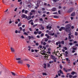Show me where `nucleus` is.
<instances>
[{
	"mask_svg": "<svg viewBox=\"0 0 78 78\" xmlns=\"http://www.w3.org/2000/svg\"><path fill=\"white\" fill-rule=\"evenodd\" d=\"M39 20H40V21H43V19H42V18H40Z\"/></svg>",
	"mask_w": 78,
	"mask_h": 78,
	"instance_id": "603ef678",
	"label": "nucleus"
},
{
	"mask_svg": "<svg viewBox=\"0 0 78 78\" xmlns=\"http://www.w3.org/2000/svg\"><path fill=\"white\" fill-rule=\"evenodd\" d=\"M47 6L48 7H51V5H50L49 4H48L47 5Z\"/></svg>",
	"mask_w": 78,
	"mask_h": 78,
	"instance_id": "cd10ccee",
	"label": "nucleus"
},
{
	"mask_svg": "<svg viewBox=\"0 0 78 78\" xmlns=\"http://www.w3.org/2000/svg\"><path fill=\"white\" fill-rule=\"evenodd\" d=\"M42 36H44V34H41V37H42Z\"/></svg>",
	"mask_w": 78,
	"mask_h": 78,
	"instance_id": "338daca9",
	"label": "nucleus"
},
{
	"mask_svg": "<svg viewBox=\"0 0 78 78\" xmlns=\"http://www.w3.org/2000/svg\"><path fill=\"white\" fill-rule=\"evenodd\" d=\"M11 73H12V75L13 76H15L16 75V74H15L13 72H11Z\"/></svg>",
	"mask_w": 78,
	"mask_h": 78,
	"instance_id": "4468645a",
	"label": "nucleus"
},
{
	"mask_svg": "<svg viewBox=\"0 0 78 78\" xmlns=\"http://www.w3.org/2000/svg\"><path fill=\"white\" fill-rule=\"evenodd\" d=\"M34 57H36V58H38L39 57V55H34Z\"/></svg>",
	"mask_w": 78,
	"mask_h": 78,
	"instance_id": "a19ab883",
	"label": "nucleus"
},
{
	"mask_svg": "<svg viewBox=\"0 0 78 78\" xmlns=\"http://www.w3.org/2000/svg\"><path fill=\"white\" fill-rule=\"evenodd\" d=\"M75 36H77L78 35V33L77 32H75Z\"/></svg>",
	"mask_w": 78,
	"mask_h": 78,
	"instance_id": "4c0bfd02",
	"label": "nucleus"
},
{
	"mask_svg": "<svg viewBox=\"0 0 78 78\" xmlns=\"http://www.w3.org/2000/svg\"><path fill=\"white\" fill-rule=\"evenodd\" d=\"M43 48L44 49V50H45V49H46V48L45 47V46H43Z\"/></svg>",
	"mask_w": 78,
	"mask_h": 78,
	"instance_id": "8fccbe9b",
	"label": "nucleus"
},
{
	"mask_svg": "<svg viewBox=\"0 0 78 78\" xmlns=\"http://www.w3.org/2000/svg\"><path fill=\"white\" fill-rule=\"evenodd\" d=\"M58 17H59V16H54V18H58Z\"/></svg>",
	"mask_w": 78,
	"mask_h": 78,
	"instance_id": "b1692460",
	"label": "nucleus"
},
{
	"mask_svg": "<svg viewBox=\"0 0 78 78\" xmlns=\"http://www.w3.org/2000/svg\"><path fill=\"white\" fill-rule=\"evenodd\" d=\"M63 70L64 71H65V72H67V70L65 68H63Z\"/></svg>",
	"mask_w": 78,
	"mask_h": 78,
	"instance_id": "2eb2a0df",
	"label": "nucleus"
},
{
	"mask_svg": "<svg viewBox=\"0 0 78 78\" xmlns=\"http://www.w3.org/2000/svg\"><path fill=\"white\" fill-rule=\"evenodd\" d=\"M56 34H58V35H59V34H60V33L58 32H57L56 33Z\"/></svg>",
	"mask_w": 78,
	"mask_h": 78,
	"instance_id": "37998d69",
	"label": "nucleus"
},
{
	"mask_svg": "<svg viewBox=\"0 0 78 78\" xmlns=\"http://www.w3.org/2000/svg\"><path fill=\"white\" fill-rule=\"evenodd\" d=\"M16 60H17V61H20V60H21V58H16Z\"/></svg>",
	"mask_w": 78,
	"mask_h": 78,
	"instance_id": "dca6fc26",
	"label": "nucleus"
},
{
	"mask_svg": "<svg viewBox=\"0 0 78 78\" xmlns=\"http://www.w3.org/2000/svg\"><path fill=\"white\" fill-rule=\"evenodd\" d=\"M68 72H70L72 71V69H69L67 70Z\"/></svg>",
	"mask_w": 78,
	"mask_h": 78,
	"instance_id": "c756f323",
	"label": "nucleus"
},
{
	"mask_svg": "<svg viewBox=\"0 0 78 78\" xmlns=\"http://www.w3.org/2000/svg\"><path fill=\"white\" fill-rule=\"evenodd\" d=\"M47 66V65H46V64L45 63L44 64V69H45L46 68V67Z\"/></svg>",
	"mask_w": 78,
	"mask_h": 78,
	"instance_id": "6ab92c4d",
	"label": "nucleus"
},
{
	"mask_svg": "<svg viewBox=\"0 0 78 78\" xmlns=\"http://www.w3.org/2000/svg\"><path fill=\"white\" fill-rule=\"evenodd\" d=\"M31 52H34V50L33 49H32L31 50Z\"/></svg>",
	"mask_w": 78,
	"mask_h": 78,
	"instance_id": "0e129e2a",
	"label": "nucleus"
},
{
	"mask_svg": "<svg viewBox=\"0 0 78 78\" xmlns=\"http://www.w3.org/2000/svg\"><path fill=\"white\" fill-rule=\"evenodd\" d=\"M67 39H68V38H67V37H66L65 38V39L64 40L67 41Z\"/></svg>",
	"mask_w": 78,
	"mask_h": 78,
	"instance_id": "3c124183",
	"label": "nucleus"
},
{
	"mask_svg": "<svg viewBox=\"0 0 78 78\" xmlns=\"http://www.w3.org/2000/svg\"><path fill=\"white\" fill-rule=\"evenodd\" d=\"M66 59L67 61H70V60H69L68 58H66Z\"/></svg>",
	"mask_w": 78,
	"mask_h": 78,
	"instance_id": "c03bdc74",
	"label": "nucleus"
},
{
	"mask_svg": "<svg viewBox=\"0 0 78 78\" xmlns=\"http://www.w3.org/2000/svg\"><path fill=\"white\" fill-rule=\"evenodd\" d=\"M37 20H38L37 19H36L35 21H34V22H37Z\"/></svg>",
	"mask_w": 78,
	"mask_h": 78,
	"instance_id": "6e6d98bb",
	"label": "nucleus"
},
{
	"mask_svg": "<svg viewBox=\"0 0 78 78\" xmlns=\"http://www.w3.org/2000/svg\"><path fill=\"white\" fill-rule=\"evenodd\" d=\"M41 33L42 32H41V31H40L38 33L39 34H41Z\"/></svg>",
	"mask_w": 78,
	"mask_h": 78,
	"instance_id": "680f3d73",
	"label": "nucleus"
},
{
	"mask_svg": "<svg viewBox=\"0 0 78 78\" xmlns=\"http://www.w3.org/2000/svg\"><path fill=\"white\" fill-rule=\"evenodd\" d=\"M36 45L37 46H38V45H39V43H36Z\"/></svg>",
	"mask_w": 78,
	"mask_h": 78,
	"instance_id": "79ce46f5",
	"label": "nucleus"
},
{
	"mask_svg": "<svg viewBox=\"0 0 78 78\" xmlns=\"http://www.w3.org/2000/svg\"><path fill=\"white\" fill-rule=\"evenodd\" d=\"M69 78H72V76H73L71 75H70L69 76Z\"/></svg>",
	"mask_w": 78,
	"mask_h": 78,
	"instance_id": "58836bf2",
	"label": "nucleus"
},
{
	"mask_svg": "<svg viewBox=\"0 0 78 78\" xmlns=\"http://www.w3.org/2000/svg\"><path fill=\"white\" fill-rule=\"evenodd\" d=\"M66 29H71L70 28L71 26L69 24H68L66 26Z\"/></svg>",
	"mask_w": 78,
	"mask_h": 78,
	"instance_id": "39448f33",
	"label": "nucleus"
},
{
	"mask_svg": "<svg viewBox=\"0 0 78 78\" xmlns=\"http://www.w3.org/2000/svg\"><path fill=\"white\" fill-rule=\"evenodd\" d=\"M54 62L53 61H51L49 62V64H52V63H53Z\"/></svg>",
	"mask_w": 78,
	"mask_h": 78,
	"instance_id": "c85d7f7f",
	"label": "nucleus"
},
{
	"mask_svg": "<svg viewBox=\"0 0 78 78\" xmlns=\"http://www.w3.org/2000/svg\"><path fill=\"white\" fill-rule=\"evenodd\" d=\"M10 49L11 51H12V52H14V51H15V50H14V49L13 48H11Z\"/></svg>",
	"mask_w": 78,
	"mask_h": 78,
	"instance_id": "f8f14e48",
	"label": "nucleus"
},
{
	"mask_svg": "<svg viewBox=\"0 0 78 78\" xmlns=\"http://www.w3.org/2000/svg\"><path fill=\"white\" fill-rule=\"evenodd\" d=\"M25 11V10L24 9L22 10V12H23H23H24Z\"/></svg>",
	"mask_w": 78,
	"mask_h": 78,
	"instance_id": "4d7b16f0",
	"label": "nucleus"
},
{
	"mask_svg": "<svg viewBox=\"0 0 78 78\" xmlns=\"http://www.w3.org/2000/svg\"><path fill=\"white\" fill-rule=\"evenodd\" d=\"M74 9L73 8H70L68 11V12H69V13H70V12H72L73 11V10Z\"/></svg>",
	"mask_w": 78,
	"mask_h": 78,
	"instance_id": "7ed1b4c3",
	"label": "nucleus"
},
{
	"mask_svg": "<svg viewBox=\"0 0 78 78\" xmlns=\"http://www.w3.org/2000/svg\"><path fill=\"white\" fill-rule=\"evenodd\" d=\"M30 16H32L33 15V13H32V12H30Z\"/></svg>",
	"mask_w": 78,
	"mask_h": 78,
	"instance_id": "de8ad7c7",
	"label": "nucleus"
},
{
	"mask_svg": "<svg viewBox=\"0 0 78 78\" xmlns=\"http://www.w3.org/2000/svg\"><path fill=\"white\" fill-rule=\"evenodd\" d=\"M75 72L73 71L71 73V75H74V74H75Z\"/></svg>",
	"mask_w": 78,
	"mask_h": 78,
	"instance_id": "aec40b11",
	"label": "nucleus"
},
{
	"mask_svg": "<svg viewBox=\"0 0 78 78\" xmlns=\"http://www.w3.org/2000/svg\"><path fill=\"white\" fill-rule=\"evenodd\" d=\"M27 66L28 68H30V64H27Z\"/></svg>",
	"mask_w": 78,
	"mask_h": 78,
	"instance_id": "2f4dec72",
	"label": "nucleus"
},
{
	"mask_svg": "<svg viewBox=\"0 0 78 78\" xmlns=\"http://www.w3.org/2000/svg\"><path fill=\"white\" fill-rule=\"evenodd\" d=\"M48 66L49 67H50V64L48 63Z\"/></svg>",
	"mask_w": 78,
	"mask_h": 78,
	"instance_id": "bf43d9fd",
	"label": "nucleus"
},
{
	"mask_svg": "<svg viewBox=\"0 0 78 78\" xmlns=\"http://www.w3.org/2000/svg\"><path fill=\"white\" fill-rule=\"evenodd\" d=\"M71 28L72 29H73L74 28V27H73V26H72L71 27Z\"/></svg>",
	"mask_w": 78,
	"mask_h": 78,
	"instance_id": "774afa93",
	"label": "nucleus"
},
{
	"mask_svg": "<svg viewBox=\"0 0 78 78\" xmlns=\"http://www.w3.org/2000/svg\"><path fill=\"white\" fill-rule=\"evenodd\" d=\"M69 44L70 45H73V44L72 42L69 43Z\"/></svg>",
	"mask_w": 78,
	"mask_h": 78,
	"instance_id": "ea45409f",
	"label": "nucleus"
},
{
	"mask_svg": "<svg viewBox=\"0 0 78 78\" xmlns=\"http://www.w3.org/2000/svg\"><path fill=\"white\" fill-rule=\"evenodd\" d=\"M22 25V23H20L19 24H18V27H20V26H21Z\"/></svg>",
	"mask_w": 78,
	"mask_h": 78,
	"instance_id": "412c9836",
	"label": "nucleus"
},
{
	"mask_svg": "<svg viewBox=\"0 0 78 78\" xmlns=\"http://www.w3.org/2000/svg\"><path fill=\"white\" fill-rule=\"evenodd\" d=\"M43 45H46V43H45V42H44L43 43Z\"/></svg>",
	"mask_w": 78,
	"mask_h": 78,
	"instance_id": "09e8293b",
	"label": "nucleus"
},
{
	"mask_svg": "<svg viewBox=\"0 0 78 78\" xmlns=\"http://www.w3.org/2000/svg\"><path fill=\"white\" fill-rule=\"evenodd\" d=\"M52 11H55L56 10V8L54 7L51 9Z\"/></svg>",
	"mask_w": 78,
	"mask_h": 78,
	"instance_id": "6e6552de",
	"label": "nucleus"
},
{
	"mask_svg": "<svg viewBox=\"0 0 78 78\" xmlns=\"http://www.w3.org/2000/svg\"><path fill=\"white\" fill-rule=\"evenodd\" d=\"M36 26H37V24H36L33 26V27H35Z\"/></svg>",
	"mask_w": 78,
	"mask_h": 78,
	"instance_id": "5fc2aeb1",
	"label": "nucleus"
},
{
	"mask_svg": "<svg viewBox=\"0 0 78 78\" xmlns=\"http://www.w3.org/2000/svg\"><path fill=\"white\" fill-rule=\"evenodd\" d=\"M18 63L19 64H23V60H20L18 61Z\"/></svg>",
	"mask_w": 78,
	"mask_h": 78,
	"instance_id": "0eeeda50",
	"label": "nucleus"
},
{
	"mask_svg": "<svg viewBox=\"0 0 78 78\" xmlns=\"http://www.w3.org/2000/svg\"><path fill=\"white\" fill-rule=\"evenodd\" d=\"M2 2L3 3H5V0H2Z\"/></svg>",
	"mask_w": 78,
	"mask_h": 78,
	"instance_id": "e2e57ef3",
	"label": "nucleus"
},
{
	"mask_svg": "<svg viewBox=\"0 0 78 78\" xmlns=\"http://www.w3.org/2000/svg\"><path fill=\"white\" fill-rule=\"evenodd\" d=\"M17 8H16L15 9L14 11H17Z\"/></svg>",
	"mask_w": 78,
	"mask_h": 78,
	"instance_id": "69168bd1",
	"label": "nucleus"
},
{
	"mask_svg": "<svg viewBox=\"0 0 78 78\" xmlns=\"http://www.w3.org/2000/svg\"><path fill=\"white\" fill-rule=\"evenodd\" d=\"M51 58L52 59H56V58H55V57L53 55H51Z\"/></svg>",
	"mask_w": 78,
	"mask_h": 78,
	"instance_id": "1a4fd4ad",
	"label": "nucleus"
},
{
	"mask_svg": "<svg viewBox=\"0 0 78 78\" xmlns=\"http://www.w3.org/2000/svg\"><path fill=\"white\" fill-rule=\"evenodd\" d=\"M42 74L43 75H45L46 76L47 75V73H43Z\"/></svg>",
	"mask_w": 78,
	"mask_h": 78,
	"instance_id": "a211bd4d",
	"label": "nucleus"
},
{
	"mask_svg": "<svg viewBox=\"0 0 78 78\" xmlns=\"http://www.w3.org/2000/svg\"><path fill=\"white\" fill-rule=\"evenodd\" d=\"M59 66H60V69H62V65H61V64H60L59 65Z\"/></svg>",
	"mask_w": 78,
	"mask_h": 78,
	"instance_id": "7c9ffc66",
	"label": "nucleus"
},
{
	"mask_svg": "<svg viewBox=\"0 0 78 78\" xmlns=\"http://www.w3.org/2000/svg\"><path fill=\"white\" fill-rule=\"evenodd\" d=\"M28 11H27V10H26V11H25V12H24V13H25V14H27V13H28Z\"/></svg>",
	"mask_w": 78,
	"mask_h": 78,
	"instance_id": "72a5a7b5",
	"label": "nucleus"
},
{
	"mask_svg": "<svg viewBox=\"0 0 78 78\" xmlns=\"http://www.w3.org/2000/svg\"><path fill=\"white\" fill-rule=\"evenodd\" d=\"M76 77H77V76L75 75V76H73V78H76Z\"/></svg>",
	"mask_w": 78,
	"mask_h": 78,
	"instance_id": "f704fd0d",
	"label": "nucleus"
},
{
	"mask_svg": "<svg viewBox=\"0 0 78 78\" xmlns=\"http://www.w3.org/2000/svg\"><path fill=\"white\" fill-rule=\"evenodd\" d=\"M41 54L42 55H45V51L44 50H42L41 52Z\"/></svg>",
	"mask_w": 78,
	"mask_h": 78,
	"instance_id": "f03ea898",
	"label": "nucleus"
},
{
	"mask_svg": "<svg viewBox=\"0 0 78 78\" xmlns=\"http://www.w3.org/2000/svg\"><path fill=\"white\" fill-rule=\"evenodd\" d=\"M28 38H29V40H30V39H34L35 38L33 36H28Z\"/></svg>",
	"mask_w": 78,
	"mask_h": 78,
	"instance_id": "423d86ee",
	"label": "nucleus"
},
{
	"mask_svg": "<svg viewBox=\"0 0 78 78\" xmlns=\"http://www.w3.org/2000/svg\"><path fill=\"white\" fill-rule=\"evenodd\" d=\"M74 44H76L77 43V42L76 41H75L73 42Z\"/></svg>",
	"mask_w": 78,
	"mask_h": 78,
	"instance_id": "864d4df0",
	"label": "nucleus"
},
{
	"mask_svg": "<svg viewBox=\"0 0 78 78\" xmlns=\"http://www.w3.org/2000/svg\"><path fill=\"white\" fill-rule=\"evenodd\" d=\"M42 11H45V8H42Z\"/></svg>",
	"mask_w": 78,
	"mask_h": 78,
	"instance_id": "052dcab7",
	"label": "nucleus"
},
{
	"mask_svg": "<svg viewBox=\"0 0 78 78\" xmlns=\"http://www.w3.org/2000/svg\"><path fill=\"white\" fill-rule=\"evenodd\" d=\"M42 25H41V28H42V29L41 28H40V29L41 30H44V29H45V28H44V26H42Z\"/></svg>",
	"mask_w": 78,
	"mask_h": 78,
	"instance_id": "9d476101",
	"label": "nucleus"
},
{
	"mask_svg": "<svg viewBox=\"0 0 78 78\" xmlns=\"http://www.w3.org/2000/svg\"><path fill=\"white\" fill-rule=\"evenodd\" d=\"M27 20H30V19H31V16H29L28 17V16H27Z\"/></svg>",
	"mask_w": 78,
	"mask_h": 78,
	"instance_id": "9b49d317",
	"label": "nucleus"
},
{
	"mask_svg": "<svg viewBox=\"0 0 78 78\" xmlns=\"http://www.w3.org/2000/svg\"><path fill=\"white\" fill-rule=\"evenodd\" d=\"M61 44H64V41H62L61 42Z\"/></svg>",
	"mask_w": 78,
	"mask_h": 78,
	"instance_id": "bb28decb",
	"label": "nucleus"
},
{
	"mask_svg": "<svg viewBox=\"0 0 78 78\" xmlns=\"http://www.w3.org/2000/svg\"><path fill=\"white\" fill-rule=\"evenodd\" d=\"M15 33L16 34L17 33H18V31H17V30H16L15 31Z\"/></svg>",
	"mask_w": 78,
	"mask_h": 78,
	"instance_id": "13d9d810",
	"label": "nucleus"
},
{
	"mask_svg": "<svg viewBox=\"0 0 78 78\" xmlns=\"http://www.w3.org/2000/svg\"><path fill=\"white\" fill-rule=\"evenodd\" d=\"M21 17L22 18H25L26 19H27V15L23 14L21 15Z\"/></svg>",
	"mask_w": 78,
	"mask_h": 78,
	"instance_id": "20e7f679",
	"label": "nucleus"
},
{
	"mask_svg": "<svg viewBox=\"0 0 78 78\" xmlns=\"http://www.w3.org/2000/svg\"><path fill=\"white\" fill-rule=\"evenodd\" d=\"M73 41V40L69 39V42H72Z\"/></svg>",
	"mask_w": 78,
	"mask_h": 78,
	"instance_id": "49530a36",
	"label": "nucleus"
},
{
	"mask_svg": "<svg viewBox=\"0 0 78 78\" xmlns=\"http://www.w3.org/2000/svg\"><path fill=\"white\" fill-rule=\"evenodd\" d=\"M59 73L61 74L62 73V75H63V73L62 72V71L61 70H59Z\"/></svg>",
	"mask_w": 78,
	"mask_h": 78,
	"instance_id": "5701e85b",
	"label": "nucleus"
},
{
	"mask_svg": "<svg viewBox=\"0 0 78 78\" xmlns=\"http://www.w3.org/2000/svg\"><path fill=\"white\" fill-rule=\"evenodd\" d=\"M65 31H66V32H67V33H69L68 34V39H71V38H73L75 37L74 36L71 34V29L66 28Z\"/></svg>",
	"mask_w": 78,
	"mask_h": 78,
	"instance_id": "f257e3e1",
	"label": "nucleus"
},
{
	"mask_svg": "<svg viewBox=\"0 0 78 78\" xmlns=\"http://www.w3.org/2000/svg\"><path fill=\"white\" fill-rule=\"evenodd\" d=\"M24 34H25V35H27V36H28V34L26 33V32H24Z\"/></svg>",
	"mask_w": 78,
	"mask_h": 78,
	"instance_id": "a878e982",
	"label": "nucleus"
},
{
	"mask_svg": "<svg viewBox=\"0 0 78 78\" xmlns=\"http://www.w3.org/2000/svg\"><path fill=\"white\" fill-rule=\"evenodd\" d=\"M63 48L65 50H67V48L66 47H63Z\"/></svg>",
	"mask_w": 78,
	"mask_h": 78,
	"instance_id": "393cba45",
	"label": "nucleus"
},
{
	"mask_svg": "<svg viewBox=\"0 0 78 78\" xmlns=\"http://www.w3.org/2000/svg\"><path fill=\"white\" fill-rule=\"evenodd\" d=\"M48 39L46 38L45 39V42H47V41H48Z\"/></svg>",
	"mask_w": 78,
	"mask_h": 78,
	"instance_id": "c9c22d12",
	"label": "nucleus"
},
{
	"mask_svg": "<svg viewBox=\"0 0 78 78\" xmlns=\"http://www.w3.org/2000/svg\"><path fill=\"white\" fill-rule=\"evenodd\" d=\"M61 76L62 78H64V77H65V76H64V75H62Z\"/></svg>",
	"mask_w": 78,
	"mask_h": 78,
	"instance_id": "a18cd8bd",
	"label": "nucleus"
},
{
	"mask_svg": "<svg viewBox=\"0 0 78 78\" xmlns=\"http://www.w3.org/2000/svg\"><path fill=\"white\" fill-rule=\"evenodd\" d=\"M20 31H21L22 30V27H20Z\"/></svg>",
	"mask_w": 78,
	"mask_h": 78,
	"instance_id": "e433bc0d",
	"label": "nucleus"
},
{
	"mask_svg": "<svg viewBox=\"0 0 78 78\" xmlns=\"http://www.w3.org/2000/svg\"><path fill=\"white\" fill-rule=\"evenodd\" d=\"M20 38H21L22 39H25V37L23 35L21 36Z\"/></svg>",
	"mask_w": 78,
	"mask_h": 78,
	"instance_id": "473e14b6",
	"label": "nucleus"
},
{
	"mask_svg": "<svg viewBox=\"0 0 78 78\" xmlns=\"http://www.w3.org/2000/svg\"><path fill=\"white\" fill-rule=\"evenodd\" d=\"M61 28L62 29V30H64L65 31V30H66V28L64 27H61Z\"/></svg>",
	"mask_w": 78,
	"mask_h": 78,
	"instance_id": "f3484780",
	"label": "nucleus"
},
{
	"mask_svg": "<svg viewBox=\"0 0 78 78\" xmlns=\"http://www.w3.org/2000/svg\"><path fill=\"white\" fill-rule=\"evenodd\" d=\"M71 16H75V12H73V13L71 14Z\"/></svg>",
	"mask_w": 78,
	"mask_h": 78,
	"instance_id": "ddd939ff",
	"label": "nucleus"
},
{
	"mask_svg": "<svg viewBox=\"0 0 78 78\" xmlns=\"http://www.w3.org/2000/svg\"><path fill=\"white\" fill-rule=\"evenodd\" d=\"M36 12V11L34 10H33L31 11V12Z\"/></svg>",
	"mask_w": 78,
	"mask_h": 78,
	"instance_id": "4be33fe9",
	"label": "nucleus"
}]
</instances>
